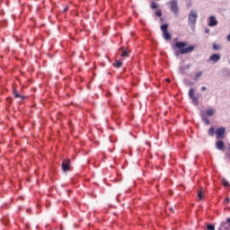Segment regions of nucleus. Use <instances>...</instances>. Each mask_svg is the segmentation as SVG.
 I'll return each mask as SVG.
<instances>
[{
  "instance_id": "nucleus-29",
  "label": "nucleus",
  "mask_w": 230,
  "mask_h": 230,
  "mask_svg": "<svg viewBox=\"0 0 230 230\" xmlns=\"http://www.w3.org/2000/svg\"><path fill=\"white\" fill-rule=\"evenodd\" d=\"M210 30L209 29H206L205 30V33H209Z\"/></svg>"
},
{
  "instance_id": "nucleus-31",
  "label": "nucleus",
  "mask_w": 230,
  "mask_h": 230,
  "mask_svg": "<svg viewBox=\"0 0 230 230\" xmlns=\"http://www.w3.org/2000/svg\"><path fill=\"white\" fill-rule=\"evenodd\" d=\"M66 12H67V7H66L64 10H63V13H66Z\"/></svg>"
},
{
  "instance_id": "nucleus-14",
  "label": "nucleus",
  "mask_w": 230,
  "mask_h": 230,
  "mask_svg": "<svg viewBox=\"0 0 230 230\" xmlns=\"http://www.w3.org/2000/svg\"><path fill=\"white\" fill-rule=\"evenodd\" d=\"M195 97V89H193V88H190V90H189V98H194Z\"/></svg>"
},
{
  "instance_id": "nucleus-32",
  "label": "nucleus",
  "mask_w": 230,
  "mask_h": 230,
  "mask_svg": "<svg viewBox=\"0 0 230 230\" xmlns=\"http://www.w3.org/2000/svg\"><path fill=\"white\" fill-rule=\"evenodd\" d=\"M226 222H227L228 224H230V217H228V218L226 219Z\"/></svg>"
},
{
  "instance_id": "nucleus-13",
  "label": "nucleus",
  "mask_w": 230,
  "mask_h": 230,
  "mask_svg": "<svg viewBox=\"0 0 230 230\" xmlns=\"http://www.w3.org/2000/svg\"><path fill=\"white\" fill-rule=\"evenodd\" d=\"M114 67H116L117 69H119V67H121V66H123V63L119 60H117L114 64H113Z\"/></svg>"
},
{
  "instance_id": "nucleus-21",
  "label": "nucleus",
  "mask_w": 230,
  "mask_h": 230,
  "mask_svg": "<svg viewBox=\"0 0 230 230\" xmlns=\"http://www.w3.org/2000/svg\"><path fill=\"white\" fill-rule=\"evenodd\" d=\"M215 134V128H210L208 129V136H214Z\"/></svg>"
},
{
  "instance_id": "nucleus-18",
  "label": "nucleus",
  "mask_w": 230,
  "mask_h": 230,
  "mask_svg": "<svg viewBox=\"0 0 230 230\" xmlns=\"http://www.w3.org/2000/svg\"><path fill=\"white\" fill-rule=\"evenodd\" d=\"M151 8L152 10H155V8H159V4L155 2H152Z\"/></svg>"
},
{
  "instance_id": "nucleus-35",
  "label": "nucleus",
  "mask_w": 230,
  "mask_h": 230,
  "mask_svg": "<svg viewBox=\"0 0 230 230\" xmlns=\"http://www.w3.org/2000/svg\"><path fill=\"white\" fill-rule=\"evenodd\" d=\"M186 68H187V69H190V66H189V65H188V66H186Z\"/></svg>"
},
{
  "instance_id": "nucleus-7",
  "label": "nucleus",
  "mask_w": 230,
  "mask_h": 230,
  "mask_svg": "<svg viewBox=\"0 0 230 230\" xmlns=\"http://www.w3.org/2000/svg\"><path fill=\"white\" fill-rule=\"evenodd\" d=\"M218 24V21L217 20V17L215 15H212L208 18V25L210 26V28H215Z\"/></svg>"
},
{
  "instance_id": "nucleus-19",
  "label": "nucleus",
  "mask_w": 230,
  "mask_h": 230,
  "mask_svg": "<svg viewBox=\"0 0 230 230\" xmlns=\"http://www.w3.org/2000/svg\"><path fill=\"white\" fill-rule=\"evenodd\" d=\"M128 49L122 50L121 57H128Z\"/></svg>"
},
{
  "instance_id": "nucleus-23",
  "label": "nucleus",
  "mask_w": 230,
  "mask_h": 230,
  "mask_svg": "<svg viewBox=\"0 0 230 230\" xmlns=\"http://www.w3.org/2000/svg\"><path fill=\"white\" fill-rule=\"evenodd\" d=\"M207 229L208 230H215V225H211V224L207 225Z\"/></svg>"
},
{
  "instance_id": "nucleus-3",
  "label": "nucleus",
  "mask_w": 230,
  "mask_h": 230,
  "mask_svg": "<svg viewBox=\"0 0 230 230\" xmlns=\"http://www.w3.org/2000/svg\"><path fill=\"white\" fill-rule=\"evenodd\" d=\"M170 10L171 13H173V15H179V1L178 0H170Z\"/></svg>"
},
{
  "instance_id": "nucleus-25",
  "label": "nucleus",
  "mask_w": 230,
  "mask_h": 230,
  "mask_svg": "<svg viewBox=\"0 0 230 230\" xmlns=\"http://www.w3.org/2000/svg\"><path fill=\"white\" fill-rule=\"evenodd\" d=\"M184 69H185L184 66H180L179 67V71H180L181 75H184V73H186V72H184Z\"/></svg>"
},
{
  "instance_id": "nucleus-15",
  "label": "nucleus",
  "mask_w": 230,
  "mask_h": 230,
  "mask_svg": "<svg viewBox=\"0 0 230 230\" xmlns=\"http://www.w3.org/2000/svg\"><path fill=\"white\" fill-rule=\"evenodd\" d=\"M190 100H192V103L197 107L199 105V97L194 96L192 98H190Z\"/></svg>"
},
{
  "instance_id": "nucleus-34",
  "label": "nucleus",
  "mask_w": 230,
  "mask_h": 230,
  "mask_svg": "<svg viewBox=\"0 0 230 230\" xmlns=\"http://www.w3.org/2000/svg\"><path fill=\"white\" fill-rule=\"evenodd\" d=\"M169 209H170V211H173V208L172 207H171Z\"/></svg>"
},
{
  "instance_id": "nucleus-2",
  "label": "nucleus",
  "mask_w": 230,
  "mask_h": 230,
  "mask_svg": "<svg viewBox=\"0 0 230 230\" xmlns=\"http://www.w3.org/2000/svg\"><path fill=\"white\" fill-rule=\"evenodd\" d=\"M197 19H199V14L197 13L190 11L189 13V26L191 28V30H195V24H197Z\"/></svg>"
},
{
  "instance_id": "nucleus-12",
  "label": "nucleus",
  "mask_w": 230,
  "mask_h": 230,
  "mask_svg": "<svg viewBox=\"0 0 230 230\" xmlns=\"http://www.w3.org/2000/svg\"><path fill=\"white\" fill-rule=\"evenodd\" d=\"M200 116H201V119H202L204 125H206V126L209 125V119H207V117L204 116L203 114H201Z\"/></svg>"
},
{
  "instance_id": "nucleus-28",
  "label": "nucleus",
  "mask_w": 230,
  "mask_h": 230,
  "mask_svg": "<svg viewBox=\"0 0 230 230\" xmlns=\"http://www.w3.org/2000/svg\"><path fill=\"white\" fill-rule=\"evenodd\" d=\"M207 89H208V88H207L206 86H202V87H201V91H207Z\"/></svg>"
},
{
  "instance_id": "nucleus-24",
  "label": "nucleus",
  "mask_w": 230,
  "mask_h": 230,
  "mask_svg": "<svg viewBox=\"0 0 230 230\" xmlns=\"http://www.w3.org/2000/svg\"><path fill=\"white\" fill-rule=\"evenodd\" d=\"M155 15H157V17H163V11L158 10L157 12H155Z\"/></svg>"
},
{
  "instance_id": "nucleus-11",
  "label": "nucleus",
  "mask_w": 230,
  "mask_h": 230,
  "mask_svg": "<svg viewBox=\"0 0 230 230\" xmlns=\"http://www.w3.org/2000/svg\"><path fill=\"white\" fill-rule=\"evenodd\" d=\"M13 94L14 95V98H21L22 100H24V96L21 95L19 93H17V90L13 91Z\"/></svg>"
},
{
  "instance_id": "nucleus-22",
  "label": "nucleus",
  "mask_w": 230,
  "mask_h": 230,
  "mask_svg": "<svg viewBox=\"0 0 230 230\" xmlns=\"http://www.w3.org/2000/svg\"><path fill=\"white\" fill-rule=\"evenodd\" d=\"M222 182H223V186H225V188H227L229 186V181H227V180L223 179Z\"/></svg>"
},
{
  "instance_id": "nucleus-16",
  "label": "nucleus",
  "mask_w": 230,
  "mask_h": 230,
  "mask_svg": "<svg viewBox=\"0 0 230 230\" xmlns=\"http://www.w3.org/2000/svg\"><path fill=\"white\" fill-rule=\"evenodd\" d=\"M215 114V110L208 109L207 110V116H213Z\"/></svg>"
},
{
  "instance_id": "nucleus-9",
  "label": "nucleus",
  "mask_w": 230,
  "mask_h": 230,
  "mask_svg": "<svg viewBox=\"0 0 230 230\" xmlns=\"http://www.w3.org/2000/svg\"><path fill=\"white\" fill-rule=\"evenodd\" d=\"M224 146H225L224 141H222V140L217 141V143H216L217 150H224Z\"/></svg>"
},
{
  "instance_id": "nucleus-33",
  "label": "nucleus",
  "mask_w": 230,
  "mask_h": 230,
  "mask_svg": "<svg viewBox=\"0 0 230 230\" xmlns=\"http://www.w3.org/2000/svg\"><path fill=\"white\" fill-rule=\"evenodd\" d=\"M230 151V144L228 145V147H227V152Z\"/></svg>"
},
{
  "instance_id": "nucleus-10",
  "label": "nucleus",
  "mask_w": 230,
  "mask_h": 230,
  "mask_svg": "<svg viewBox=\"0 0 230 230\" xmlns=\"http://www.w3.org/2000/svg\"><path fill=\"white\" fill-rule=\"evenodd\" d=\"M204 75V72L199 71L198 72L195 76L193 77L194 82H199V78Z\"/></svg>"
},
{
  "instance_id": "nucleus-20",
  "label": "nucleus",
  "mask_w": 230,
  "mask_h": 230,
  "mask_svg": "<svg viewBox=\"0 0 230 230\" xmlns=\"http://www.w3.org/2000/svg\"><path fill=\"white\" fill-rule=\"evenodd\" d=\"M213 49L215 50V51H218V50H220L221 49V47H220V45H217V44H213Z\"/></svg>"
},
{
  "instance_id": "nucleus-26",
  "label": "nucleus",
  "mask_w": 230,
  "mask_h": 230,
  "mask_svg": "<svg viewBox=\"0 0 230 230\" xmlns=\"http://www.w3.org/2000/svg\"><path fill=\"white\" fill-rule=\"evenodd\" d=\"M226 157H227V159H229V161H230V151H227L226 153Z\"/></svg>"
},
{
  "instance_id": "nucleus-6",
  "label": "nucleus",
  "mask_w": 230,
  "mask_h": 230,
  "mask_svg": "<svg viewBox=\"0 0 230 230\" xmlns=\"http://www.w3.org/2000/svg\"><path fill=\"white\" fill-rule=\"evenodd\" d=\"M217 139H224L226 137V128L222 127L216 130Z\"/></svg>"
},
{
  "instance_id": "nucleus-8",
  "label": "nucleus",
  "mask_w": 230,
  "mask_h": 230,
  "mask_svg": "<svg viewBox=\"0 0 230 230\" xmlns=\"http://www.w3.org/2000/svg\"><path fill=\"white\" fill-rule=\"evenodd\" d=\"M220 60V55L218 54H213L209 57L208 62H213L214 64H217Z\"/></svg>"
},
{
  "instance_id": "nucleus-30",
  "label": "nucleus",
  "mask_w": 230,
  "mask_h": 230,
  "mask_svg": "<svg viewBox=\"0 0 230 230\" xmlns=\"http://www.w3.org/2000/svg\"><path fill=\"white\" fill-rule=\"evenodd\" d=\"M165 82H167V84H170V78H166Z\"/></svg>"
},
{
  "instance_id": "nucleus-17",
  "label": "nucleus",
  "mask_w": 230,
  "mask_h": 230,
  "mask_svg": "<svg viewBox=\"0 0 230 230\" xmlns=\"http://www.w3.org/2000/svg\"><path fill=\"white\" fill-rule=\"evenodd\" d=\"M204 197V190H199L198 192V198L199 200H202V198Z\"/></svg>"
},
{
  "instance_id": "nucleus-5",
  "label": "nucleus",
  "mask_w": 230,
  "mask_h": 230,
  "mask_svg": "<svg viewBox=\"0 0 230 230\" xmlns=\"http://www.w3.org/2000/svg\"><path fill=\"white\" fill-rule=\"evenodd\" d=\"M61 168H62V171L65 172H69L71 170V160L69 159L64 160L61 164Z\"/></svg>"
},
{
  "instance_id": "nucleus-36",
  "label": "nucleus",
  "mask_w": 230,
  "mask_h": 230,
  "mask_svg": "<svg viewBox=\"0 0 230 230\" xmlns=\"http://www.w3.org/2000/svg\"><path fill=\"white\" fill-rule=\"evenodd\" d=\"M219 230H220V228H219Z\"/></svg>"
},
{
  "instance_id": "nucleus-4",
  "label": "nucleus",
  "mask_w": 230,
  "mask_h": 230,
  "mask_svg": "<svg viewBox=\"0 0 230 230\" xmlns=\"http://www.w3.org/2000/svg\"><path fill=\"white\" fill-rule=\"evenodd\" d=\"M170 27V24L164 23L161 25L160 30L163 31V37L164 40H172V34L168 32V28Z\"/></svg>"
},
{
  "instance_id": "nucleus-27",
  "label": "nucleus",
  "mask_w": 230,
  "mask_h": 230,
  "mask_svg": "<svg viewBox=\"0 0 230 230\" xmlns=\"http://www.w3.org/2000/svg\"><path fill=\"white\" fill-rule=\"evenodd\" d=\"M229 202H230V198H226L225 204H229Z\"/></svg>"
},
{
  "instance_id": "nucleus-1",
  "label": "nucleus",
  "mask_w": 230,
  "mask_h": 230,
  "mask_svg": "<svg viewBox=\"0 0 230 230\" xmlns=\"http://www.w3.org/2000/svg\"><path fill=\"white\" fill-rule=\"evenodd\" d=\"M188 46L189 44L186 41H177L174 44V48H177L179 50L174 52V56L179 57L180 55H188V53H192V51L195 49V46Z\"/></svg>"
}]
</instances>
